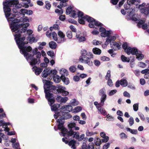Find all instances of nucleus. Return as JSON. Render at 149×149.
<instances>
[{
  "mask_svg": "<svg viewBox=\"0 0 149 149\" xmlns=\"http://www.w3.org/2000/svg\"><path fill=\"white\" fill-rule=\"evenodd\" d=\"M14 18L10 17L8 19L10 27L12 32L17 33L14 35L15 41L18 47L20 49L21 53L24 54L27 61L30 64L33 66L40 63V58L41 56V53L37 52V48L32 50V48L30 46H24L27 43L24 42L25 40V36L20 38L21 34L24 33L27 30V28L29 26V24L25 22H29V19L27 17L18 18L13 19Z\"/></svg>",
  "mask_w": 149,
  "mask_h": 149,
  "instance_id": "f257e3e1",
  "label": "nucleus"
},
{
  "mask_svg": "<svg viewBox=\"0 0 149 149\" xmlns=\"http://www.w3.org/2000/svg\"><path fill=\"white\" fill-rule=\"evenodd\" d=\"M66 13L68 15L71 13L72 17L74 18L78 17L79 22L81 24H84L85 20L87 21L90 23L89 24V26L90 28H93L94 25L96 26H102L103 24L100 22L95 21V20L92 17L88 15H84L83 13L76 9L75 10H72V8L71 6L68 7L66 10Z\"/></svg>",
  "mask_w": 149,
  "mask_h": 149,
  "instance_id": "f03ea898",
  "label": "nucleus"
},
{
  "mask_svg": "<svg viewBox=\"0 0 149 149\" xmlns=\"http://www.w3.org/2000/svg\"><path fill=\"white\" fill-rule=\"evenodd\" d=\"M54 118L56 119L57 118H59L57 121L58 125V129L61 130V132H59L60 135H62L63 133L67 132L68 130L63 127V124L65 119H68L71 118V116L69 114L68 111L64 110L63 111H60L58 113H56L54 115Z\"/></svg>",
  "mask_w": 149,
  "mask_h": 149,
  "instance_id": "7ed1b4c3",
  "label": "nucleus"
},
{
  "mask_svg": "<svg viewBox=\"0 0 149 149\" xmlns=\"http://www.w3.org/2000/svg\"><path fill=\"white\" fill-rule=\"evenodd\" d=\"M3 4L4 11L7 18L10 15V12L11 9L9 8L10 6H13L15 5L16 8H19L22 6V4L19 3V1L17 0H9L7 1L3 2Z\"/></svg>",
  "mask_w": 149,
  "mask_h": 149,
  "instance_id": "20e7f679",
  "label": "nucleus"
},
{
  "mask_svg": "<svg viewBox=\"0 0 149 149\" xmlns=\"http://www.w3.org/2000/svg\"><path fill=\"white\" fill-rule=\"evenodd\" d=\"M81 56H80L79 61L81 63L87 64L91 66L93 65V63L91 59L93 58V55L91 52H87L85 49L81 51Z\"/></svg>",
  "mask_w": 149,
  "mask_h": 149,
  "instance_id": "39448f33",
  "label": "nucleus"
},
{
  "mask_svg": "<svg viewBox=\"0 0 149 149\" xmlns=\"http://www.w3.org/2000/svg\"><path fill=\"white\" fill-rule=\"evenodd\" d=\"M62 135L65 137V139H67L70 140L75 138L79 141H81L85 136V135L84 134H82L79 136L78 132H74L72 130L69 131L68 130L67 132L63 133Z\"/></svg>",
  "mask_w": 149,
  "mask_h": 149,
  "instance_id": "423d86ee",
  "label": "nucleus"
},
{
  "mask_svg": "<svg viewBox=\"0 0 149 149\" xmlns=\"http://www.w3.org/2000/svg\"><path fill=\"white\" fill-rule=\"evenodd\" d=\"M132 4L127 3V4L125 5H124V7L125 10H127V13L129 15L130 17L132 20L134 21H137L139 19V18L137 19L134 17L135 14H134V12L135 11L134 9L132 7Z\"/></svg>",
  "mask_w": 149,
  "mask_h": 149,
  "instance_id": "0eeeda50",
  "label": "nucleus"
},
{
  "mask_svg": "<svg viewBox=\"0 0 149 149\" xmlns=\"http://www.w3.org/2000/svg\"><path fill=\"white\" fill-rule=\"evenodd\" d=\"M57 73V71L56 70H50L49 69L47 68L42 73V77L46 78L49 76L50 78L49 77V79H51L52 77L55 75Z\"/></svg>",
  "mask_w": 149,
  "mask_h": 149,
  "instance_id": "6e6552de",
  "label": "nucleus"
},
{
  "mask_svg": "<svg viewBox=\"0 0 149 149\" xmlns=\"http://www.w3.org/2000/svg\"><path fill=\"white\" fill-rule=\"evenodd\" d=\"M138 8L141 13L146 15L149 14V3L146 4L145 3H143L139 5Z\"/></svg>",
  "mask_w": 149,
  "mask_h": 149,
  "instance_id": "1a4fd4ad",
  "label": "nucleus"
},
{
  "mask_svg": "<svg viewBox=\"0 0 149 149\" xmlns=\"http://www.w3.org/2000/svg\"><path fill=\"white\" fill-rule=\"evenodd\" d=\"M44 92L45 94V97L48 100L49 104H50L51 105L54 102L53 95L52 93H50V92L46 89L45 86H44Z\"/></svg>",
  "mask_w": 149,
  "mask_h": 149,
  "instance_id": "9d476101",
  "label": "nucleus"
},
{
  "mask_svg": "<svg viewBox=\"0 0 149 149\" xmlns=\"http://www.w3.org/2000/svg\"><path fill=\"white\" fill-rule=\"evenodd\" d=\"M122 47L124 49L125 52L128 55H130L131 54H135L133 51L136 50V48L133 47L132 48L130 47H128L127 43L126 42L123 44Z\"/></svg>",
  "mask_w": 149,
  "mask_h": 149,
  "instance_id": "9b49d317",
  "label": "nucleus"
},
{
  "mask_svg": "<svg viewBox=\"0 0 149 149\" xmlns=\"http://www.w3.org/2000/svg\"><path fill=\"white\" fill-rule=\"evenodd\" d=\"M128 84L127 80L124 78L120 80H118L116 83L115 86L116 87H119L120 85L123 87H125Z\"/></svg>",
  "mask_w": 149,
  "mask_h": 149,
  "instance_id": "f8f14e48",
  "label": "nucleus"
},
{
  "mask_svg": "<svg viewBox=\"0 0 149 149\" xmlns=\"http://www.w3.org/2000/svg\"><path fill=\"white\" fill-rule=\"evenodd\" d=\"M57 85H56V86L51 85L47 87V89H46L50 92H52L55 94H57L58 93L59 91V88L57 86Z\"/></svg>",
  "mask_w": 149,
  "mask_h": 149,
  "instance_id": "ddd939ff",
  "label": "nucleus"
},
{
  "mask_svg": "<svg viewBox=\"0 0 149 149\" xmlns=\"http://www.w3.org/2000/svg\"><path fill=\"white\" fill-rule=\"evenodd\" d=\"M12 10L13 11V14H12V16H11V14L10 13V16H8L7 18L6 17L7 20L10 17H11L12 18H14L13 19H16L19 18L21 16V14L20 13L17 11L16 8H13V9Z\"/></svg>",
  "mask_w": 149,
  "mask_h": 149,
  "instance_id": "4468645a",
  "label": "nucleus"
},
{
  "mask_svg": "<svg viewBox=\"0 0 149 149\" xmlns=\"http://www.w3.org/2000/svg\"><path fill=\"white\" fill-rule=\"evenodd\" d=\"M58 34L60 38V40H58L57 41L58 43H63L66 41L65 36L62 31H59L58 33Z\"/></svg>",
  "mask_w": 149,
  "mask_h": 149,
  "instance_id": "2eb2a0df",
  "label": "nucleus"
},
{
  "mask_svg": "<svg viewBox=\"0 0 149 149\" xmlns=\"http://www.w3.org/2000/svg\"><path fill=\"white\" fill-rule=\"evenodd\" d=\"M57 86L59 89L58 93H61L62 95L64 96L67 95L69 94V92L65 90L66 89L65 87L63 86L60 84H58Z\"/></svg>",
  "mask_w": 149,
  "mask_h": 149,
  "instance_id": "dca6fc26",
  "label": "nucleus"
},
{
  "mask_svg": "<svg viewBox=\"0 0 149 149\" xmlns=\"http://www.w3.org/2000/svg\"><path fill=\"white\" fill-rule=\"evenodd\" d=\"M62 140L63 142H65L66 144L68 143V145L70 146H71V148L73 149H76V147L75 146V144L76 141L74 140H72L70 142H68L67 140H65L64 138H63Z\"/></svg>",
  "mask_w": 149,
  "mask_h": 149,
  "instance_id": "f3484780",
  "label": "nucleus"
},
{
  "mask_svg": "<svg viewBox=\"0 0 149 149\" xmlns=\"http://www.w3.org/2000/svg\"><path fill=\"white\" fill-rule=\"evenodd\" d=\"M136 50L133 51L135 54H132L133 55H136V58L138 59L139 60H141L143 58L144 55L141 54L140 51H138L136 48Z\"/></svg>",
  "mask_w": 149,
  "mask_h": 149,
  "instance_id": "a211bd4d",
  "label": "nucleus"
},
{
  "mask_svg": "<svg viewBox=\"0 0 149 149\" xmlns=\"http://www.w3.org/2000/svg\"><path fill=\"white\" fill-rule=\"evenodd\" d=\"M76 124L74 123H71L68 125V127L70 128V130H72L73 131V130H79V128L78 127L75 126Z\"/></svg>",
  "mask_w": 149,
  "mask_h": 149,
  "instance_id": "6ab92c4d",
  "label": "nucleus"
},
{
  "mask_svg": "<svg viewBox=\"0 0 149 149\" xmlns=\"http://www.w3.org/2000/svg\"><path fill=\"white\" fill-rule=\"evenodd\" d=\"M32 69V70L34 72L35 74L36 75H39L42 70V69L41 68H37L36 66L33 67Z\"/></svg>",
  "mask_w": 149,
  "mask_h": 149,
  "instance_id": "aec40b11",
  "label": "nucleus"
},
{
  "mask_svg": "<svg viewBox=\"0 0 149 149\" xmlns=\"http://www.w3.org/2000/svg\"><path fill=\"white\" fill-rule=\"evenodd\" d=\"M141 72L142 74H145L144 77L145 79H149V67L148 69L143 70Z\"/></svg>",
  "mask_w": 149,
  "mask_h": 149,
  "instance_id": "412c9836",
  "label": "nucleus"
},
{
  "mask_svg": "<svg viewBox=\"0 0 149 149\" xmlns=\"http://www.w3.org/2000/svg\"><path fill=\"white\" fill-rule=\"evenodd\" d=\"M60 73L61 74V78L62 77H64L68 75V70L62 68L60 70Z\"/></svg>",
  "mask_w": 149,
  "mask_h": 149,
  "instance_id": "4be33fe9",
  "label": "nucleus"
},
{
  "mask_svg": "<svg viewBox=\"0 0 149 149\" xmlns=\"http://www.w3.org/2000/svg\"><path fill=\"white\" fill-rule=\"evenodd\" d=\"M112 31H106L103 33H101V35L102 37H109L110 35L112 33Z\"/></svg>",
  "mask_w": 149,
  "mask_h": 149,
  "instance_id": "5701e85b",
  "label": "nucleus"
},
{
  "mask_svg": "<svg viewBox=\"0 0 149 149\" xmlns=\"http://www.w3.org/2000/svg\"><path fill=\"white\" fill-rule=\"evenodd\" d=\"M76 37L77 38L79 42L84 41L86 40L84 37L81 36L79 33H77L76 34Z\"/></svg>",
  "mask_w": 149,
  "mask_h": 149,
  "instance_id": "b1692460",
  "label": "nucleus"
},
{
  "mask_svg": "<svg viewBox=\"0 0 149 149\" xmlns=\"http://www.w3.org/2000/svg\"><path fill=\"white\" fill-rule=\"evenodd\" d=\"M51 107V110L52 111H56V113L57 112L56 111L58 110V108L60 107V104H57L54 105L53 106H52L50 104H49Z\"/></svg>",
  "mask_w": 149,
  "mask_h": 149,
  "instance_id": "393cba45",
  "label": "nucleus"
},
{
  "mask_svg": "<svg viewBox=\"0 0 149 149\" xmlns=\"http://www.w3.org/2000/svg\"><path fill=\"white\" fill-rule=\"evenodd\" d=\"M97 108L102 114L104 116L107 115V112L104 108H101L98 106H97Z\"/></svg>",
  "mask_w": 149,
  "mask_h": 149,
  "instance_id": "a878e982",
  "label": "nucleus"
},
{
  "mask_svg": "<svg viewBox=\"0 0 149 149\" xmlns=\"http://www.w3.org/2000/svg\"><path fill=\"white\" fill-rule=\"evenodd\" d=\"M136 18L137 19L139 18V19L136 21H139L138 22L137 26L139 28L141 27V26L144 24L145 23V21L144 20H140L139 18L138 17L137 15H135L134 16V17Z\"/></svg>",
  "mask_w": 149,
  "mask_h": 149,
  "instance_id": "bb28decb",
  "label": "nucleus"
},
{
  "mask_svg": "<svg viewBox=\"0 0 149 149\" xmlns=\"http://www.w3.org/2000/svg\"><path fill=\"white\" fill-rule=\"evenodd\" d=\"M52 78L54 81L56 83H59L61 79V77H60L57 75H55Z\"/></svg>",
  "mask_w": 149,
  "mask_h": 149,
  "instance_id": "cd10ccee",
  "label": "nucleus"
},
{
  "mask_svg": "<svg viewBox=\"0 0 149 149\" xmlns=\"http://www.w3.org/2000/svg\"><path fill=\"white\" fill-rule=\"evenodd\" d=\"M110 45L111 47L113 49H114L115 47H116L119 49L120 47V45L116 42H112L111 43Z\"/></svg>",
  "mask_w": 149,
  "mask_h": 149,
  "instance_id": "c85d7f7f",
  "label": "nucleus"
},
{
  "mask_svg": "<svg viewBox=\"0 0 149 149\" xmlns=\"http://www.w3.org/2000/svg\"><path fill=\"white\" fill-rule=\"evenodd\" d=\"M107 97V95H102L101 97L100 98V106H102L104 104V102L106 100V98Z\"/></svg>",
  "mask_w": 149,
  "mask_h": 149,
  "instance_id": "c756f323",
  "label": "nucleus"
},
{
  "mask_svg": "<svg viewBox=\"0 0 149 149\" xmlns=\"http://www.w3.org/2000/svg\"><path fill=\"white\" fill-rule=\"evenodd\" d=\"M49 45L51 48L53 49H55L56 48L57 45L55 42L53 41H52L49 42Z\"/></svg>",
  "mask_w": 149,
  "mask_h": 149,
  "instance_id": "7c9ffc66",
  "label": "nucleus"
},
{
  "mask_svg": "<svg viewBox=\"0 0 149 149\" xmlns=\"http://www.w3.org/2000/svg\"><path fill=\"white\" fill-rule=\"evenodd\" d=\"M93 52L95 54L100 55L101 53V50L98 48L95 47L93 49Z\"/></svg>",
  "mask_w": 149,
  "mask_h": 149,
  "instance_id": "2f4dec72",
  "label": "nucleus"
},
{
  "mask_svg": "<svg viewBox=\"0 0 149 149\" xmlns=\"http://www.w3.org/2000/svg\"><path fill=\"white\" fill-rule=\"evenodd\" d=\"M43 81L44 83V86H45L46 89H47V87L50 86L52 84V82L46 80H43Z\"/></svg>",
  "mask_w": 149,
  "mask_h": 149,
  "instance_id": "473e14b6",
  "label": "nucleus"
},
{
  "mask_svg": "<svg viewBox=\"0 0 149 149\" xmlns=\"http://www.w3.org/2000/svg\"><path fill=\"white\" fill-rule=\"evenodd\" d=\"M26 40H29L31 42H36L37 40L35 41V38L32 36H28L26 38Z\"/></svg>",
  "mask_w": 149,
  "mask_h": 149,
  "instance_id": "72a5a7b5",
  "label": "nucleus"
},
{
  "mask_svg": "<svg viewBox=\"0 0 149 149\" xmlns=\"http://www.w3.org/2000/svg\"><path fill=\"white\" fill-rule=\"evenodd\" d=\"M38 43L39 45L38 49L40 50L42 49L43 48V46L45 45L46 44V43L45 42H39Z\"/></svg>",
  "mask_w": 149,
  "mask_h": 149,
  "instance_id": "f704fd0d",
  "label": "nucleus"
},
{
  "mask_svg": "<svg viewBox=\"0 0 149 149\" xmlns=\"http://www.w3.org/2000/svg\"><path fill=\"white\" fill-rule=\"evenodd\" d=\"M86 134L87 136H91L95 134H96L97 133L96 132H90L88 130H87L86 132Z\"/></svg>",
  "mask_w": 149,
  "mask_h": 149,
  "instance_id": "c9c22d12",
  "label": "nucleus"
},
{
  "mask_svg": "<svg viewBox=\"0 0 149 149\" xmlns=\"http://www.w3.org/2000/svg\"><path fill=\"white\" fill-rule=\"evenodd\" d=\"M79 104V102L78 101H77L76 99H74L70 101V104L73 106H75L78 105Z\"/></svg>",
  "mask_w": 149,
  "mask_h": 149,
  "instance_id": "e433bc0d",
  "label": "nucleus"
},
{
  "mask_svg": "<svg viewBox=\"0 0 149 149\" xmlns=\"http://www.w3.org/2000/svg\"><path fill=\"white\" fill-rule=\"evenodd\" d=\"M61 78L62 81L65 84L68 85L69 83V80L68 78H66L65 77H62Z\"/></svg>",
  "mask_w": 149,
  "mask_h": 149,
  "instance_id": "4c0bfd02",
  "label": "nucleus"
},
{
  "mask_svg": "<svg viewBox=\"0 0 149 149\" xmlns=\"http://www.w3.org/2000/svg\"><path fill=\"white\" fill-rule=\"evenodd\" d=\"M111 40H110L109 38L107 37L106 39V41L104 43V45H102V47H105L107 45H108L109 43L111 44Z\"/></svg>",
  "mask_w": 149,
  "mask_h": 149,
  "instance_id": "58836bf2",
  "label": "nucleus"
},
{
  "mask_svg": "<svg viewBox=\"0 0 149 149\" xmlns=\"http://www.w3.org/2000/svg\"><path fill=\"white\" fill-rule=\"evenodd\" d=\"M121 58L122 61L124 62H129L130 61V59L129 58H127L125 57L124 55H122L121 56Z\"/></svg>",
  "mask_w": 149,
  "mask_h": 149,
  "instance_id": "ea45409f",
  "label": "nucleus"
},
{
  "mask_svg": "<svg viewBox=\"0 0 149 149\" xmlns=\"http://www.w3.org/2000/svg\"><path fill=\"white\" fill-rule=\"evenodd\" d=\"M69 70L72 72L74 73L76 70L77 68L75 65H72L69 68Z\"/></svg>",
  "mask_w": 149,
  "mask_h": 149,
  "instance_id": "a19ab883",
  "label": "nucleus"
},
{
  "mask_svg": "<svg viewBox=\"0 0 149 149\" xmlns=\"http://www.w3.org/2000/svg\"><path fill=\"white\" fill-rule=\"evenodd\" d=\"M52 35L53 39L55 41H56L57 42L58 40V38L56 33L55 32H53L52 33Z\"/></svg>",
  "mask_w": 149,
  "mask_h": 149,
  "instance_id": "79ce46f5",
  "label": "nucleus"
},
{
  "mask_svg": "<svg viewBox=\"0 0 149 149\" xmlns=\"http://www.w3.org/2000/svg\"><path fill=\"white\" fill-rule=\"evenodd\" d=\"M136 1L138 3H140V1L139 0H127V3L133 4L135 3Z\"/></svg>",
  "mask_w": 149,
  "mask_h": 149,
  "instance_id": "37998d69",
  "label": "nucleus"
},
{
  "mask_svg": "<svg viewBox=\"0 0 149 149\" xmlns=\"http://www.w3.org/2000/svg\"><path fill=\"white\" fill-rule=\"evenodd\" d=\"M47 54L52 58H53L54 57V53L53 51H48Z\"/></svg>",
  "mask_w": 149,
  "mask_h": 149,
  "instance_id": "c03bdc74",
  "label": "nucleus"
},
{
  "mask_svg": "<svg viewBox=\"0 0 149 149\" xmlns=\"http://www.w3.org/2000/svg\"><path fill=\"white\" fill-rule=\"evenodd\" d=\"M128 121L130 125V126H132L134 123V119L133 117L131 116L130 117Z\"/></svg>",
  "mask_w": 149,
  "mask_h": 149,
  "instance_id": "a18cd8bd",
  "label": "nucleus"
},
{
  "mask_svg": "<svg viewBox=\"0 0 149 149\" xmlns=\"http://www.w3.org/2000/svg\"><path fill=\"white\" fill-rule=\"evenodd\" d=\"M72 107L70 105H67V107L66 108V110H65V111L70 112L72 111Z\"/></svg>",
  "mask_w": 149,
  "mask_h": 149,
  "instance_id": "49530a36",
  "label": "nucleus"
},
{
  "mask_svg": "<svg viewBox=\"0 0 149 149\" xmlns=\"http://www.w3.org/2000/svg\"><path fill=\"white\" fill-rule=\"evenodd\" d=\"M66 35L69 39H71L72 38V33L70 31H68L66 32Z\"/></svg>",
  "mask_w": 149,
  "mask_h": 149,
  "instance_id": "de8ad7c7",
  "label": "nucleus"
},
{
  "mask_svg": "<svg viewBox=\"0 0 149 149\" xmlns=\"http://www.w3.org/2000/svg\"><path fill=\"white\" fill-rule=\"evenodd\" d=\"M109 139V137L108 136H106L103 138V139H102L101 141L102 142L106 143L108 141Z\"/></svg>",
  "mask_w": 149,
  "mask_h": 149,
  "instance_id": "09e8293b",
  "label": "nucleus"
},
{
  "mask_svg": "<svg viewBox=\"0 0 149 149\" xmlns=\"http://www.w3.org/2000/svg\"><path fill=\"white\" fill-rule=\"evenodd\" d=\"M105 89L104 88H103L101 89L99 91V94L101 95H106L105 93Z\"/></svg>",
  "mask_w": 149,
  "mask_h": 149,
  "instance_id": "8fccbe9b",
  "label": "nucleus"
},
{
  "mask_svg": "<svg viewBox=\"0 0 149 149\" xmlns=\"http://www.w3.org/2000/svg\"><path fill=\"white\" fill-rule=\"evenodd\" d=\"M138 65L140 67L144 68L147 65V64L142 62H140L138 63Z\"/></svg>",
  "mask_w": 149,
  "mask_h": 149,
  "instance_id": "3c124183",
  "label": "nucleus"
},
{
  "mask_svg": "<svg viewBox=\"0 0 149 149\" xmlns=\"http://www.w3.org/2000/svg\"><path fill=\"white\" fill-rule=\"evenodd\" d=\"M68 100V98L67 97H62L61 99L60 102L61 103H65Z\"/></svg>",
  "mask_w": 149,
  "mask_h": 149,
  "instance_id": "603ef678",
  "label": "nucleus"
},
{
  "mask_svg": "<svg viewBox=\"0 0 149 149\" xmlns=\"http://www.w3.org/2000/svg\"><path fill=\"white\" fill-rule=\"evenodd\" d=\"M94 144L93 143H91L88 145L87 149H94Z\"/></svg>",
  "mask_w": 149,
  "mask_h": 149,
  "instance_id": "864d4df0",
  "label": "nucleus"
},
{
  "mask_svg": "<svg viewBox=\"0 0 149 149\" xmlns=\"http://www.w3.org/2000/svg\"><path fill=\"white\" fill-rule=\"evenodd\" d=\"M120 136L121 138L122 139H126L127 137V136L126 135V134L124 133L123 132L121 133L120 134Z\"/></svg>",
  "mask_w": 149,
  "mask_h": 149,
  "instance_id": "5fc2aeb1",
  "label": "nucleus"
},
{
  "mask_svg": "<svg viewBox=\"0 0 149 149\" xmlns=\"http://www.w3.org/2000/svg\"><path fill=\"white\" fill-rule=\"evenodd\" d=\"M100 59L103 61H108L109 60V58L105 56H102L100 58Z\"/></svg>",
  "mask_w": 149,
  "mask_h": 149,
  "instance_id": "6e6d98bb",
  "label": "nucleus"
},
{
  "mask_svg": "<svg viewBox=\"0 0 149 149\" xmlns=\"http://www.w3.org/2000/svg\"><path fill=\"white\" fill-rule=\"evenodd\" d=\"M110 70H108L106 75L105 77V78L107 80L110 79V78L111 77V74H110Z\"/></svg>",
  "mask_w": 149,
  "mask_h": 149,
  "instance_id": "4d7b16f0",
  "label": "nucleus"
},
{
  "mask_svg": "<svg viewBox=\"0 0 149 149\" xmlns=\"http://www.w3.org/2000/svg\"><path fill=\"white\" fill-rule=\"evenodd\" d=\"M93 62L94 65L96 66H99L100 64V62L97 60H94Z\"/></svg>",
  "mask_w": 149,
  "mask_h": 149,
  "instance_id": "13d9d810",
  "label": "nucleus"
},
{
  "mask_svg": "<svg viewBox=\"0 0 149 149\" xmlns=\"http://www.w3.org/2000/svg\"><path fill=\"white\" fill-rule=\"evenodd\" d=\"M82 110V108L81 107L78 106L76 107L74 109V111L76 112H78L81 111Z\"/></svg>",
  "mask_w": 149,
  "mask_h": 149,
  "instance_id": "bf43d9fd",
  "label": "nucleus"
},
{
  "mask_svg": "<svg viewBox=\"0 0 149 149\" xmlns=\"http://www.w3.org/2000/svg\"><path fill=\"white\" fill-rule=\"evenodd\" d=\"M139 104L136 103L134 104L133 106V109L135 111H137L138 109Z\"/></svg>",
  "mask_w": 149,
  "mask_h": 149,
  "instance_id": "052dcab7",
  "label": "nucleus"
},
{
  "mask_svg": "<svg viewBox=\"0 0 149 149\" xmlns=\"http://www.w3.org/2000/svg\"><path fill=\"white\" fill-rule=\"evenodd\" d=\"M63 9H61L59 10L58 9H56L55 10V12L56 13H57L58 15H61L63 14Z\"/></svg>",
  "mask_w": 149,
  "mask_h": 149,
  "instance_id": "680f3d73",
  "label": "nucleus"
},
{
  "mask_svg": "<svg viewBox=\"0 0 149 149\" xmlns=\"http://www.w3.org/2000/svg\"><path fill=\"white\" fill-rule=\"evenodd\" d=\"M45 3L46 8L47 10L50 9L51 6V4L48 1H46Z\"/></svg>",
  "mask_w": 149,
  "mask_h": 149,
  "instance_id": "e2e57ef3",
  "label": "nucleus"
},
{
  "mask_svg": "<svg viewBox=\"0 0 149 149\" xmlns=\"http://www.w3.org/2000/svg\"><path fill=\"white\" fill-rule=\"evenodd\" d=\"M110 144L109 143H106L103 147L102 149H107L110 146Z\"/></svg>",
  "mask_w": 149,
  "mask_h": 149,
  "instance_id": "0e129e2a",
  "label": "nucleus"
},
{
  "mask_svg": "<svg viewBox=\"0 0 149 149\" xmlns=\"http://www.w3.org/2000/svg\"><path fill=\"white\" fill-rule=\"evenodd\" d=\"M117 91L116 90H113L111 91L109 93V96H112L115 94Z\"/></svg>",
  "mask_w": 149,
  "mask_h": 149,
  "instance_id": "69168bd1",
  "label": "nucleus"
},
{
  "mask_svg": "<svg viewBox=\"0 0 149 149\" xmlns=\"http://www.w3.org/2000/svg\"><path fill=\"white\" fill-rule=\"evenodd\" d=\"M123 95L126 97H127L128 98H130V95L129 93L128 92L126 91H125L124 92Z\"/></svg>",
  "mask_w": 149,
  "mask_h": 149,
  "instance_id": "338daca9",
  "label": "nucleus"
},
{
  "mask_svg": "<svg viewBox=\"0 0 149 149\" xmlns=\"http://www.w3.org/2000/svg\"><path fill=\"white\" fill-rule=\"evenodd\" d=\"M27 11V10L25 8L22 9L20 10V12H21V13H20L21 14H22L23 15H24L25 14H26Z\"/></svg>",
  "mask_w": 149,
  "mask_h": 149,
  "instance_id": "774afa93",
  "label": "nucleus"
}]
</instances>
